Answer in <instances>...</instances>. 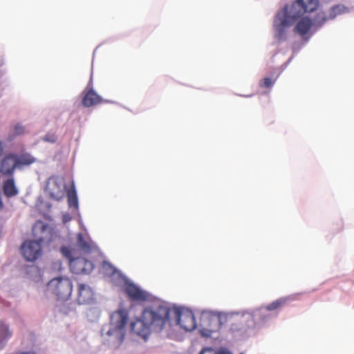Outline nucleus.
Instances as JSON below:
<instances>
[{"label":"nucleus","mask_w":354,"mask_h":354,"mask_svg":"<svg viewBox=\"0 0 354 354\" xmlns=\"http://www.w3.org/2000/svg\"><path fill=\"white\" fill-rule=\"evenodd\" d=\"M11 335L8 326L3 323H0V338L8 339Z\"/></svg>","instance_id":"nucleus-24"},{"label":"nucleus","mask_w":354,"mask_h":354,"mask_svg":"<svg viewBox=\"0 0 354 354\" xmlns=\"http://www.w3.org/2000/svg\"><path fill=\"white\" fill-rule=\"evenodd\" d=\"M349 9L342 4L336 5L329 10L328 19H334L337 15L346 13Z\"/></svg>","instance_id":"nucleus-17"},{"label":"nucleus","mask_w":354,"mask_h":354,"mask_svg":"<svg viewBox=\"0 0 354 354\" xmlns=\"http://www.w3.org/2000/svg\"><path fill=\"white\" fill-rule=\"evenodd\" d=\"M15 354H37V353L35 352H34V351H30L19 352V353H17Z\"/></svg>","instance_id":"nucleus-28"},{"label":"nucleus","mask_w":354,"mask_h":354,"mask_svg":"<svg viewBox=\"0 0 354 354\" xmlns=\"http://www.w3.org/2000/svg\"><path fill=\"white\" fill-rule=\"evenodd\" d=\"M124 291L131 301L140 302L147 299V293L133 283L127 284Z\"/></svg>","instance_id":"nucleus-11"},{"label":"nucleus","mask_w":354,"mask_h":354,"mask_svg":"<svg viewBox=\"0 0 354 354\" xmlns=\"http://www.w3.org/2000/svg\"><path fill=\"white\" fill-rule=\"evenodd\" d=\"M177 324L185 330L192 331L196 327V319L194 313L189 310H183L180 308L173 310Z\"/></svg>","instance_id":"nucleus-7"},{"label":"nucleus","mask_w":354,"mask_h":354,"mask_svg":"<svg viewBox=\"0 0 354 354\" xmlns=\"http://www.w3.org/2000/svg\"><path fill=\"white\" fill-rule=\"evenodd\" d=\"M84 97L82 98V105L85 107H90L97 105L102 102V97L95 92L92 88L88 89L86 88L84 91Z\"/></svg>","instance_id":"nucleus-13"},{"label":"nucleus","mask_w":354,"mask_h":354,"mask_svg":"<svg viewBox=\"0 0 354 354\" xmlns=\"http://www.w3.org/2000/svg\"><path fill=\"white\" fill-rule=\"evenodd\" d=\"M243 329V326H241L240 324H232V326L231 327V330L233 331H239V330H241Z\"/></svg>","instance_id":"nucleus-26"},{"label":"nucleus","mask_w":354,"mask_h":354,"mask_svg":"<svg viewBox=\"0 0 354 354\" xmlns=\"http://www.w3.org/2000/svg\"><path fill=\"white\" fill-rule=\"evenodd\" d=\"M212 319L213 321L219 322V318L218 317H213Z\"/></svg>","instance_id":"nucleus-29"},{"label":"nucleus","mask_w":354,"mask_h":354,"mask_svg":"<svg viewBox=\"0 0 354 354\" xmlns=\"http://www.w3.org/2000/svg\"><path fill=\"white\" fill-rule=\"evenodd\" d=\"M250 319H251L252 322H253V318L252 317H250Z\"/></svg>","instance_id":"nucleus-30"},{"label":"nucleus","mask_w":354,"mask_h":354,"mask_svg":"<svg viewBox=\"0 0 354 354\" xmlns=\"http://www.w3.org/2000/svg\"><path fill=\"white\" fill-rule=\"evenodd\" d=\"M16 167L15 155L9 154L1 160L0 171L5 175H10Z\"/></svg>","instance_id":"nucleus-14"},{"label":"nucleus","mask_w":354,"mask_h":354,"mask_svg":"<svg viewBox=\"0 0 354 354\" xmlns=\"http://www.w3.org/2000/svg\"><path fill=\"white\" fill-rule=\"evenodd\" d=\"M62 252L70 259L69 267L72 272L76 274H86L90 272L93 268V265L91 261L86 259L84 257H70L68 255L69 251L66 248H62Z\"/></svg>","instance_id":"nucleus-6"},{"label":"nucleus","mask_w":354,"mask_h":354,"mask_svg":"<svg viewBox=\"0 0 354 354\" xmlns=\"http://www.w3.org/2000/svg\"><path fill=\"white\" fill-rule=\"evenodd\" d=\"M42 140L54 143L57 140V136L54 133H48L42 138Z\"/></svg>","instance_id":"nucleus-25"},{"label":"nucleus","mask_w":354,"mask_h":354,"mask_svg":"<svg viewBox=\"0 0 354 354\" xmlns=\"http://www.w3.org/2000/svg\"><path fill=\"white\" fill-rule=\"evenodd\" d=\"M328 17L323 11H319L315 17L312 19L313 32H316L318 29L323 26V25L328 20Z\"/></svg>","instance_id":"nucleus-15"},{"label":"nucleus","mask_w":354,"mask_h":354,"mask_svg":"<svg viewBox=\"0 0 354 354\" xmlns=\"http://www.w3.org/2000/svg\"><path fill=\"white\" fill-rule=\"evenodd\" d=\"M318 6L319 0H297L290 7L285 6L277 13L274 20L275 37L279 41H284L295 21L303 15L317 10Z\"/></svg>","instance_id":"nucleus-2"},{"label":"nucleus","mask_w":354,"mask_h":354,"mask_svg":"<svg viewBox=\"0 0 354 354\" xmlns=\"http://www.w3.org/2000/svg\"><path fill=\"white\" fill-rule=\"evenodd\" d=\"M26 133V128L21 123H17L13 127L12 137H17L24 135Z\"/></svg>","instance_id":"nucleus-23"},{"label":"nucleus","mask_w":354,"mask_h":354,"mask_svg":"<svg viewBox=\"0 0 354 354\" xmlns=\"http://www.w3.org/2000/svg\"><path fill=\"white\" fill-rule=\"evenodd\" d=\"M278 76L275 77H265L260 80L259 86L265 88H271L277 80Z\"/></svg>","instance_id":"nucleus-22"},{"label":"nucleus","mask_w":354,"mask_h":354,"mask_svg":"<svg viewBox=\"0 0 354 354\" xmlns=\"http://www.w3.org/2000/svg\"><path fill=\"white\" fill-rule=\"evenodd\" d=\"M16 166L30 165L35 162V158L30 154H22L19 156L15 155Z\"/></svg>","instance_id":"nucleus-18"},{"label":"nucleus","mask_w":354,"mask_h":354,"mask_svg":"<svg viewBox=\"0 0 354 354\" xmlns=\"http://www.w3.org/2000/svg\"><path fill=\"white\" fill-rule=\"evenodd\" d=\"M68 205L70 207L77 209L78 207V201L75 187L73 186L67 192Z\"/></svg>","instance_id":"nucleus-19"},{"label":"nucleus","mask_w":354,"mask_h":354,"mask_svg":"<svg viewBox=\"0 0 354 354\" xmlns=\"http://www.w3.org/2000/svg\"><path fill=\"white\" fill-rule=\"evenodd\" d=\"M215 354H232V353L226 349H220Z\"/></svg>","instance_id":"nucleus-27"},{"label":"nucleus","mask_w":354,"mask_h":354,"mask_svg":"<svg viewBox=\"0 0 354 354\" xmlns=\"http://www.w3.org/2000/svg\"><path fill=\"white\" fill-rule=\"evenodd\" d=\"M47 290L54 295L58 300H67L71 295L73 285L71 280L65 277H57L51 279Z\"/></svg>","instance_id":"nucleus-4"},{"label":"nucleus","mask_w":354,"mask_h":354,"mask_svg":"<svg viewBox=\"0 0 354 354\" xmlns=\"http://www.w3.org/2000/svg\"><path fill=\"white\" fill-rule=\"evenodd\" d=\"M295 30L306 41H308L312 35L315 32L313 30L312 19L308 17H301L297 21Z\"/></svg>","instance_id":"nucleus-9"},{"label":"nucleus","mask_w":354,"mask_h":354,"mask_svg":"<svg viewBox=\"0 0 354 354\" xmlns=\"http://www.w3.org/2000/svg\"><path fill=\"white\" fill-rule=\"evenodd\" d=\"M65 188L66 185L63 178L52 176L47 181L46 189L52 199L59 201L64 197Z\"/></svg>","instance_id":"nucleus-5"},{"label":"nucleus","mask_w":354,"mask_h":354,"mask_svg":"<svg viewBox=\"0 0 354 354\" xmlns=\"http://www.w3.org/2000/svg\"><path fill=\"white\" fill-rule=\"evenodd\" d=\"M51 228L48 224L45 223L42 221H37L35 222L32 227V234L37 239L36 241L41 243L48 238V235L51 232Z\"/></svg>","instance_id":"nucleus-10"},{"label":"nucleus","mask_w":354,"mask_h":354,"mask_svg":"<svg viewBox=\"0 0 354 354\" xmlns=\"http://www.w3.org/2000/svg\"><path fill=\"white\" fill-rule=\"evenodd\" d=\"M77 243L80 248L84 252H88L91 250V244L89 241H86L81 234H78Z\"/></svg>","instance_id":"nucleus-21"},{"label":"nucleus","mask_w":354,"mask_h":354,"mask_svg":"<svg viewBox=\"0 0 354 354\" xmlns=\"http://www.w3.org/2000/svg\"><path fill=\"white\" fill-rule=\"evenodd\" d=\"M77 301L79 304H89L93 300V292L91 288L84 283L77 285Z\"/></svg>","instance_id":"nucleus-12"},{"label":"nucleus","mask_w":354,"mask_h":354,"mask_svg":"<svg viewBox=\"0 0 354 354\" xmlns=\"http://www.w3.org/2000/svg\"><path fill=\"white\" fill-rule=\"evenodd\" d=\"M287 300L288 299L284 297L279 298V299L274 301L271 304L267 305L266 306V309L267 310H270V311L279 309L280 308H281L282 306L286 305V304L287 303Z\"/></svg>","instance_id":"nucleus-20"},{"label":"nucleus","mask_w":354,"mask_h":354,"mask_svg":"<svg viewBox=\"0 0 354 354\" xmlns=\"http://www.w3.org/2000/svg\"><path fill=\"white\" fill-rule=\"evenodd\" d=\"M3 190L4 194L8 197H12L17 194L18 191L15 187L13 178H8L5 181Z\"/></svg>","instance_id":"nucleus-16"},{"label":"nucleus","mask_w":354,"mask_h":354,"mask_svg":"<svg viewBox=\"0 0 354 354\" xmlns=\"http://www.w3.org/2000/svg\"><path fill=\"white\" fill-rule=\"evenodd\" d=\"M110 326L106 330L102 329V335L109 344L118 346L120 345L126 335V326L129 319V311L122 308L114 311L110 317Z\"/></svg>","instance_id":"nucleus-3"},{"label":"nucleus","mask_w":354,"mask_h":354,"mask_svg":"<svg viewBox=\"0 0 354 354\" xmlns=\"http://www.w3.org/2000/svg\"><path fill=\"white\" fill-rule=\"evenodd\" d=\"M170 308L165 305L155 304L146 307L140 317L130 324L131 331L147 341L152 331H161L169 319Z\"/></svg>","instance_id":"nucleus-1"},{"label":"nucleus","mask_w":354,"mask_h":354,"mask_svg":"<svg viewBox=\"0 0 354 354\" xmlns=\"http://www.w3.org/2000/svg\"><path fill=\"white\" fill-rule=\"evenodd\" d=\"M24 258L28 261H34L41 254V243L37 241H26L21 245Z\"/></svg>","instance_id":"nucleus-8"}]
</instances>
